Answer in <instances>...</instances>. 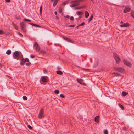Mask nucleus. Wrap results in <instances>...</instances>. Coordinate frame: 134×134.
<instances>
[{
	"instance_id": "6e6552de",
	"label": "nucleus",
	"mask_w": 134,
	"mask_h": 134,
	"mask_svg": "<svg viewBox=\"0 0 134 134\" xmlns=\"http://www.w3.org/2000/svg\"><path fill=\"white\" fill-rule=\"evenodd\" d=\"M123 24L120 25V26L121 27H128L130 25L128 23H123Z\"/></svg>"
},
{
	"instance_id": "09e8293b",
	"label": "nucleus",
	"mask_w": 134,
	"mask_h": 134,
	"mask_svg": "<svg viewBox=\"0 0 134 134\" xmlns=\"http://www.w3.org/2000/svg\"><path fill=\"white\" fill-rule=\"evenodd\" d=\"M30 57L31 58H34L35 57V56L32 55H31Z\"/></svg>"
},
{
	"instance_id": "423d86ee",
	"label": "nucleus",
	"mask_w": 134,
	"mask_h": 134,
	"mask_svg": "<svg viewBox=\"0 0 134 134\" xmlns=\"http://www.w3.org/2000/svg\"><path fill=\"white\" fill-rule=\"evenodd\" d=\"M124 64L127 66L131 67L132 66V64L130 62L124 59L123 60Z\"/></svg>"
},
{
	"instance_id": "052dcab7",
	"label": "nucleus",
	"mask_w": 134,
	"mask_h": 134,
	"mask_svg": "<svg viewBox=\"0 0 134 134\" xmlns=\"http://www.w3.org/2000/svg\"><path fill=\"white\" fill-rule=\"evenodd\" d=\"M83 8H85V6H83Z\"/></svg>"
},
{
	"instance_id": "b1692460",
	"label": "nucleus",
	"mask_w": 134,
	"mask_h": 134,
	"mask_svg": "<svg viewBox=\"0 0 134 134\" xmlns=\"http://www.w3.org/2000/svg\"><path fill=\"white\" fill-rule=\"evenodd\" d=\"M118 105L123 110L124 109V107L122 105L119 103L118 104Z\"/></svg>"
},
{
	"instance_id": "9d476101",
	"label": "nucleus",
	"mask_w": 134,
	"mask_h": 134,
	"mask_svg": "<svg viewBox=\"0 0 134 134\" xmlns=\"http://www.w3.org/2000/svg\"><path fill=\"white\" fill-rule=\"evenodd\" d=\"M131 10V8L129 7H125V9L124 10V13H126L130 11Z\"/></svg>"
},
{
	"instance_id": "e2e57ef3",
	"label": "nucleus",
	"mask_w": 134,
	"mask_h": 134,
	"mask_svg": "<svg viewBox=\"0 0 134 134\" xmlns=\"http://www.w3.org/2000/svg\"><path fill=\"white\" fill-rule=\"evenodd\" d=\"M91 1H92V2H93V0H91Z\"/></svg>"
},
{
	"instance_id": "c756f323",
	"label": "nucleus",
	"mask_w": 134,
	"mask_h": 134,
	"mask_svg": "<svg viewBox=\"0 0 134 134\" xmlns=\"http://www.w3.org/2000/svg\"><path fill=\"white\" fill-rule=\"evenodd\" d=\"M62 7H59V11L60 13H62Z\"/></svg>"
},
{
	"instance_id": "a18cd8bd",
	"label": "nucleus",
	"mask_w": 134,
	"mask_h": 134,
	"mask_svg": "<svg viewBox=\"0 0 134 134\" xmlns=\"http://www.w3.org/2000/svg\"><path fill=\"white\" fill-rule=\"evenodd\" d=\"M75 25H70L69 26L71 27H74L75 26Z\"/></svg>"
},
{
	"instance_id": "2f4dec72",
	"label": "nucleus",
	"mask_w": 134,
	"mask_h": 134,
	"mask_svg": "<svg viewBox=\"0 0 134 134\" xmlns=\"http://www.w3.org/2000/svg\"><path fill=\"white\" fill-rule=\"evenodd\" d=\"M69 2V1H66L65 2H63V3L64 5H65L66 4H67Z\"/></svg>"
},
{
	"instance_id": "c85d7f7f",
	"label": "nucleus",
	"mask_w": 134,
	"mask_h": 134,
	"mask_svg": "<svg viewBox=\"0 0 134 134\" xmlns=\"http://www.w3.org/2000/svg\"><path fill=\"white\" fill-rule=\"evenodd\" d=\"M42 5H41L40 7V14H42Z\"/></svg>"
},
{
	"instance_id": "72a5a7b5",
	"label": "nucleus",
	"mask_w": 134,
	"mask_h": 134,
	"mask_svg": "<svg viewBox=\"0 0 134 134\" xmlns=\"http://www.w3.org/2000/svg\"><path fill=\"white\" fill-rule=\"evenodd\" d=\"M28 127L30 130H31L32 129V127L30 125H27Z\"/></svg>"
},
{
	"instance_id": "774afa93",
	"label": "nucleus",
	"mask_w": 134,
	"mask_h": 134,
	"mask_svg": "<svg viewBox=\"0 0 134 134\" xmlns=\"http://www.w3.org/2000/svg\"><path fill=\"white\" fill-rule=\"evenodd\" d=\"M94 134H95V133H94Z\"/></svg>"
},
{
	"instance_id": "de8ad7c7",
	"label": "nucleus",
	"mask_w": 134,
	"mask_h": 134,
	"mask_svg": "<svg viewBox=\"0 0 134 134\" xmlns=\"http://www.w3.org/2000/svg\"><path fill=\"white\" fill-rule=\"evenodd\" d=\"M15 18L17 19H19L20 18V17L19 16L16 17H15Z\"/></svg>"
},
{
	"instance_id": "864d4df0",
	"label": "nucleus",
	"mask_w": 134,
	"mask_h": 134,
	"mask_svg": "<svg viewBox=\"0 0 134 134\" xmlns=\"http://www.w3.org/2000/svg\"><path fill=\"white\" fill-rule=\"evenodd\" d=\"M56 19H59V17L58 16H56Z\"/></svg>"
},
{
	"instance_id": "5701e85b",
	"label": "nucleus",
	"mask_w": 134,
	"mask_h": 134,
	"mask_svg": "<svg viewBox=\"0 0 134 134\" xmlns=\"http://www.w3.org/2000/svg\"><path fill=\"white\" fill-rule=\"evenodd\" d=\"M98 65V60H97L96 61L94 65L96 67Z\"/></svg>"
},
{
	"instance_id": "7ed1b4c3",
	"label": "nucleus",
	"mask_w": 134,
	"mask_h": 134,
	"mask_svg": "<svg viewBox=\"0 0 134 134\" xmlns=\"http://www.w3.org/2000/svg\"><path fill=\"white\" fill-rule=\"evenodd\" d=\"M113 56L117 63H119L120 61V59L119 56L116 53L113 54Z\"/></svg>"
},
{
	"instance_id": "1a4fd4ad",
	"label": "nucleus",
	"mask_w": 134,
	"mask_h": 134,
	"mask_svg": "<svg viewBox=\"0 0 134 134\" xmlns=\"http://www.w3.org/2000/svg\"><path fill=\"white\" fill-rule=\"evenodd\" d=\"M19 52L17 51H15L14 53V54L13 56L15 59H16V57L19 56Z\"/></svg>"
},
{
	"instance_id": "79ce46f5",
	"label": "nucleus",
	"mask_w": 134,
	"mask_h": 134,
	"mask_svg": "<svg viewBox=\"0 0 134 134\" xmlns=\"http://www.w3.org/2000/svg\"><path fill=\"white\" fill-rule=\"evenodd\" d=\"M82 69L83 70H86L87 71H89V70H91L90 69H85V68H82Z\"/></svg>"
},
{
	"instance_id": "f3484780",
	"label": "nucleus",
	"mask_w": 134,
	"mask_h": 134,
	"mask_svg": "<svg viewBox=\"0 0 134 134\" xmlns=\"http://www.w3.org/2000/svg\"><path fill=\"white\" fill-rule=\"evenodd\" d=\"M39 53L41 55H44L46 53V52L43 50H41L39 52Z\"/></svg>"
},
{
	"instance_id": "bf43d9fd",
	"label": "nucleus",
	"mask_w": 134,
	"mask_h": 134,
	"mask_svg": "<svg viewBox=\"0 0 134 134\" xmlns=\"http://www.w3.org/2000/svg\"><path fill=\"white\" fill-rule=\"evenodd\" d=\"M77 81L79 83H81V82H80L78 80H77Z\"/></svg>"
},
{
	"instance_id": "69168bd1",
	"label": "nucleus",
	"mask_w": 134,
	"mask_h": 134,
	"mask_svg": "<svg viewBox=\"0 0 134 134\" xmlns=\"http://www.w3.org/2000/svg\"><path fill=\"white\" fill-rule=\"evenodd\" d=\"M80 80H82V79H81Z\"/></svg>"
},
{
	"instance_id": "39448f33",
	"label": "nucleus",
	"mask_w": 134,
	"mask_h": 134,
	"mask_svg": "<svg viewBox=\"0 0 134 134\" xmlns=\"http://www.w3.org/2000/svg\"><path fill=\"white\" fill-rule=\"evenodd\" d=\"M114 70L121 72H125L124 69L122 68L116 67L114 68Z\"/></svg>"
},
{
	"instance_id": "9b49d317",
	"label": "nucleus",
	"mask_w": 134,
	"mask_h": 134,
	"mask_svg": "<svg viewBox=\"0 0 134 134\" xmlns=\"http://www.w3.org/2000/svg\"><path fill=\"white\" fill-rule=\"evenodd\" d=\"M99 115H98L95 117L94 118V121L98 123L99 122Z\"/></svg>"
},
{
	"instance_id": "3c124183",
	"label": "nucleus",
	"mask_w": 134,
	"mask_h": 134,
	"mask_svg": "<svg viewBox=\"0 0 134 134\" xmlns=\"http://www.w3.org/2000/svg\"><path fill=\"white\" fill-rule=\"evenodd\" d=\"M122 129L124 130H126V128L125 127H123Z\"/></svg>"
},
{
	"instance_id": "8fccbe9b",
	"label": "nucleus",
	"mask_w": 134,
	"mask_h": 134,
	"mask_svg": "<svg viewBox=\"0 0 134 134\" xmlns=\"http://www.w3.org/2000/svg\"><path fill=\"white\" fill-rule=\"evenodd\" d=\"M24 63L23 62H20V64L21 65H24Z\"/></svg>"
},
{
	"instance_id": "a211bd4d",
	"label": "nucleus",
	"mask_w": 134,
	"mask_h": 134,
	"mask_svg": "<svg viewBox=\"0 0 134 134\" xmlns=\"http://www.w3.org/2000/svg\"><path fill=\"white\" fill-rule=\"evenodd\" d=\"M85 17L86 18H87L89 16V13L87 11H86L85 12Z\"/></svg>"
},
{
	"instance_id": "f8f14e48",
	"label": "nucleus",
	"mask_w": 134,
	"mask_h": 134,
	"mask_svg": "<svg viewBox=\"0 0 134 134\" xmlns=\"http://www.w3.org/2000/svg\"><path fill=\"white\" fill-rule=\"evenodd\" d=\"M59 0H51L52 2H53L54 1L53 5L54 7H55L56 5Z\"/></svg>"
},
{
	"instance_id": "603ef678",
	"label": "nucleus",
	"mask_w": 134,
	"mask_h": 134,
	"mask_svg": "<svg viewBox=\"0 0 134 134\" xmlns=\"http://www.w3.org/2000/svg\"><path fill=\"white\" fill-rule=\"evenodd\" d=\"M54 14L55 15H57V11H55L54 12Z\"/></svg>"
},
{
	"instance_id": "ddd939ff",
	"label": "nucleus",
	"mask_w": 134,
	"mask_h": 134,
	"mask_svg": "<svg viewBox=\"0 0 134 134\" xmlns=\"http://www.w3.org/2000/svg\"><path fill=\"white\" fill-rule=\"evenodd\" d=\"M21 61L23 62L24 63L26 62H29V60L27 58H25V59L22 58L21 60Z\"/></svg>"
},
{
	"instance_id": "6ab92c4d",
	"label": "nucleus",
	"mask_w": 134,
	"mask_h": 134,
	"mask_svg": "<svg viewBox=\"0 0 134 134\" xmlns=\"http://www.w3.org/2000/svg\"><path fill=\"white\" fill-rule=\"evenodd\" d=\"M12 24H13V26L15 27V28L17 30L18 29V26L16 25L14 23L12 22Z\"/></svg>"
},
{
	"instance_id": "37998d69",
	"label": "nucleus",
	"mask_w": 134,
	"mask_h": 134,
	"mask_svg": "<svg viewBox=\"0 0 134 134\" xmlns=\"http://www.w3.org/2000/svg\"><path fill=\"white\" fill-rule=\"evenodd\" d=\"M70 18L71 20H73L74 19V17L72 16H71Z\"/></svg>"
},
{
	"instance_id": "dca6fc26",
	"label": "nucleus",
	"mask_w": 134,
	"mask_h": 134,
	"mask_svg": "<svg viewBox=\"0 0 134 134\" xmlns=\"http://www.w3.org/2000/svg\"><path fill=\"white\" fill-rule=\"evenodd\" d=\"M29 24L33 26H35L36 27H41V26L39 25H38L36 24H34V23H29Z\"/></svg>"
},
{
	"instance_id": "49530a36",
	"label": "nucleus",
	"mask_w": 134,
	"mask_h": 134,
	"mask_svg": "<svg viewBox=\"0 0 134 134\" xmlns=\"http://www.w3.org/2000/svg\"><path fill=\"white\" fill-rule=\"evenodd\" d=\"M5 1L7 2H10V0H5Z\"/></svg>"
},
{
	"instance_id": "0e129e2a",
	"label": "nucleus",
	"mask_w": 134,
	"mask_h": 134,
	"mask_svg": "<svg viewBox=\"0 0 134 134\" xmlns=\"http://www.w3.org/2000/svg\"><path fill=\"white\" fill-rule=\"evenodd\" d=\"M81 16H79V18H81Z\"/></svg>"
},
{
	"instance_id": "393cba45",
	"label": "nucleus",
	"mask_w": 134,
	"mask_h": 134,
	"mask_svg": "<svg viewBox=\"0 0 134 134\" xmlns=\"http://www.w3.org/2000/svg\"><path fill=\"white\" fill-rule=\"evenodd\" d=\"M11 53V51L10 50H8L6 53L7 54H8V55H9Z\"/></svg>"
},
{
	"instance_id": "cd10ccee",
	"label": "nucleus",
	"mask_w": 134,
	"mask_h": 134,
	"mask_svg": "<svg viewBox=\"0 0 134 134\" xmlns=\"http://www.w3.org/2000/svg\"><path fill=\"white\" fill-rule=\"evenodd\" d=\"M83 8V7H76L75 8V9H80L82 8Z\"/></svg>"
},
{
	"instance_id": "0eeeda50",
	"label": "nucleus",
	"mask_w": 134,
	"mask_h": 134,
	"mask_svg": "<svg viewBox=\"0 0 134 134\" xmlns=\"http://www.w3.org/2000/svg\"><path fill=\"white\" fill-rule=\"evenodd\" d=\"M34 47H35V50L37 51H38L40 50V47L38 45L37 42H36L35 43Z\"/></svg>"
},
{
	"instance_id": "7c9ffc66",
	"label": "nucleus",
	"mask_w": 134,
	"mask_h": 134,
	"mask_svg": "<svg viewBox=\"0 0 134 134\" xmlns=\"http://www.w3.org/2000/svg\"><path fill=\"white\" fill-rule=\"evenodd\" d=\"M24 21H27L28 22H31V20H28L26 18H24Z\"/></svg>"
},
{
	"instance_id": "f257e3e1",
	"label": "nucleus",
	"mask_w": 134,
	"mask_h": 134,
	"mask_svg": "<svg viewBox=\"0 0 134 134\" xmlns=\"http://www.w3.org/2000/svg\"><path fill=\"white\" fill-rule=\"evenodd\" d=\"M83 1V0H76L72 1L70 2V3H73L70 5V6L71 7H74L78 6L79 4V2Z\"/></svg>"
},
{
	"instance_id": "20e7f679",
	"label": "nucleus",
	"mask_w": 134,
	"mask_h": 134,
	"mask_svg": "<svg viewBox=\"0 0 134 134\" xmlns=\"http://www.w3.org/2000/svg\"><path fill=\"white\" fill-rule=\"evenodd\" d=\"M20 24L22 30L25 32L26 31V29L25 28L26 24L24 22H21Z\"/></svg>"
},
{
	"instance_id": "338daca9",
	"label": "nucleus",
	"mask_w": 134,
	"mask_h": 134,
	"mask_svg": "<svg viewBox=\"0 0 134 134\" xmlns=\"http://www.w3.org/2000/svg\"><path fill=\"white\" fill-rule=\"evenodd\" d=\"M91 62H92V60L91 61Z\"/></svg>"
},
{
	"instance_id": "f03ea898",
	"label": "nucleus",
	"mask_w": 134,
	"mask_h": 134,
	"mask_svg": "<svg viewBox=\"0 0 134 134\" xmlns=\"http://www.w3.org/2000/svg\"><path fill=\"white\" fill-rule=\"evenodd\" d=\"M43 109L42 108L40 110L38 115V117L39 119H42L44 117Z\"/></svg>"
},
{
	"instance_id": "aec40b11",
	"label": "nucleus",
	"mask_w": 134,
	"mask_h": 134,
	"mask_svg": "<svg viewBox=\"0 0 134 134\" xmlns=\"http://www.w3.org/2000/svg\"><path fill=\"white\" fill-rule=\"evenodd\" d=\"M56 72L57 74L59 75H62L63 74L62 72L60 70L57 71Z\"/></svg>"
},
{
	"instance_id": "58836bf2",
	"label": "nucleus",
	"mask_w": 134,
	"mask_h": 134,
	"mask_svg": "<svg viewBox=\"0 0 134 134\" xmlns=\"http://www.w3.org/2000/svg\"><path fill=\"white\" fill-rule=\"evenodd\" d=\"M131 15H134V11H131Z\"/></svg>"
},
{
	"instance_id": "4468645a",
	"label": "nucleus",
	"mask_w": 134,
	"mask_h": 134,
	"mask_svg": "<svg viewBox=\"0 0 134 134\" xmlns=\"http://www.w3.org/2000/svg\"><path fill=\"white\" fill-rule=\"evenodd\" d=\"M62 37L64 40L69 42H71L72 41L71 39L66 37L63 36Z\"/></svg>"
},
{
	"instance_id": "c03bdc74",
	"label": "nucleus",
	"mask_w": 134,
	"mask_h": 134,
	"mask_svg": "<svg viewBox=\"0 0 134 134\" xmlns=\"http://www.w3.org/2000/svg\"><path fill=\"white\" fill-rule=\"evenodd\" d=\"M57 69L58 70H60L61 69V68L59 66H58L57 67Z\"/></svg>"
},
{
	"instance_id": "ea45409f",
	"label": "nucleus",
	"mask_w": 134,
	"mask_h": 134,
	"mask_svg": "<svg viewBox=\"0 0 134 134\" xmlns=\"http://www.w3.org/2000/svg\"><path fill=\"white\" fill-rule=\"evenodd\" d=\"M85 23L84 22L82 23L81 24H80V26H83L85 25Z\"/></svg>"
},
{
	"instance_id": "412c9836",
	"label": "nucleus",
	"mask_w": 134,
	"mask_h": 134,
	"mask_svg": "<svg viewBox=\"0 0 134 134\" xmlns=\"http://www.w3.org/2000/svg\"><path fill=\"white\" fill-rule=\"evenodd\" d=\"M83 12L81 11H77L76 12V14L78 15H80L82 14Z\"/></svg>"
},
{
	"instance_id": "5fc2aeb1",
	"label": "nucleus",
	"mask_w": 134,
	"mask_h": 134,
	"mask_svg": "<svg viewBox=\"0 0 134 134\" xmlns=\"http://www.w3.org/2000/svg\"><path fill=\"white\" fill-rule=\"evenodd\" d=\"M80 26V25L78 26H76V28H77V29H78L79 27V26Z\"/></svg>"
},
{
	"instance_id": "c9c22d12",
	"label": "nucleus",
	"mask_w": 134,
	"mask_h": 134,
	"mask_svg": "<svg viewBox=\"0 0 134 134\" xmlns=\"http://www.w3.org/2000/svg\"><path fill=\"white\" fill-rule=\"evenodd\" d=\"M104 133L105 134H107L108 133V131L107 130H105L104 131Z\"/></svg>"
},
{
	"instance_id": "a19ab883",
	"label": "nucleus",
	"mask_w": 134,
	"mask_h": 134,
	"mask_svg": "<svg viewBox=\"0 0 134 134\" xmlns=\"http://www.w3.org/2000/svg\"><path fill=\"white\" fill-rule=\"evenodd\" d=\"M60 96L62 98H64V96L63 95V94H60Z\"/></svg>"
},
{
	"instance_id": "6e6d98bb",
	"label": "nucleus",
	"mask_w": 134,
	"mask_h": 134,
	"mask_svg": "<svg viewBox=\"0 0 134 134\" xmlns=\"http://www.w3.org/2000/svg\"><path fill=\"white\" fill-rule=\"evenodd\" d=\"M131 16L134 19V15H131Z\"/></svg>"
},
{
	"instance_id": "2eb2a0df",
	"label": "nucleus",
	"mask_w": 134,
	"mask_h": 134,
	"mask_svg": "<svg viewBox=\"0 0 134 134\" xmlns=\"http://www.w3.org/2000/svg\"><path fill=\"white\" fill-rule=\"evenodd\" d=\"M41 79H42V81L43 82H46L47 81V79L44 76H42L41 77Z\"/></svg>"
},
{
	"instance_id": "680f3d73",
	"label": "nucleus",
	"mask_w": 134,
	"mask_h": 134,
	"mask_svg": "<svg viewBox=\"0 0 134 134\" xmlns=\"http://www.w3.org/2000/svg\"><path fill=\"white\" fill-rule=\"evenodd\" d=\"M8 77H9V78H10H10H11V77H10L9 76H8Z\"/></svg>"
},
{
	"instance_id": "4c0bfd02",
	"label": "nucleus",
	"mask_w": 134,
	"mask_h": 134,
	"mask_svg": "<svg viewBox=\"0 0 134 134\" xmlns=\"http://www.w3.org/2000/svg\"><path fill=\"white\" fill-rule=\"evenodd\" d=\"M31 64V63L30 62H28L26 63V65L27 66H28L30 65Z\"/></svg>"
},
{
	"instance_id": "4be33fe9",
	"label": "nucleus",
	"mask_w": 134,
	"mask_h": 134,
	"mask_svg": "<svg viewBox=\"0 0 134 134\" xmlns=\"http://www.w3.org/2000/svg\"><path fill=\"white\" fill-rule=\"evenodd\" d=\"M93 18V15H92L91 16L89 17V18L88 19V22H89L90 21H91L92 20Z\"/></svg>"
},
{
	"instance_id": "f704fd0d",
	"label": "nucleus",
	"mask_w": 134,
	"mask_h": 134,
	"mask_svg": "<svg viewBox=\"0 0 134 134\" xmlns=\"http://www.w3.org/2000/svg\"><path fill=\"white\" fill-rule=\"evenodd\" d=\"M4 33L3 32V31L2 30H0V34L1 35H2V34H4Z\"/></svg>"
},
{
	"instance_id": "473e14b6",
	"label": "nucleus",
	"mask_w": 134,
	"mask_h": 134,
	"mask_svg": "<svg viewBox=\"0 0 134 134\" xmlns=\"http://www.w3.org/2000/svg\"><path fill=\"white\" fill-rule=\"evenodd\" d=\"M59 91L58 90H55L54 91V92L56 94H58L59 93Z\"/></svg>"
},
{
	"instance_id": "4d7b16f0",
	"label": "nucleus",
	"mask_w": 134,
	"mask_h": 134,
	"mask_svg": "<svg viewBox=\"0 0 134 134\" xmlns=\"http://www.w3.org/2000/svg\"><path fill=\"white\" fill-rule=\"evenodd\" d=\"M69 15H67V16H66V18H69Z\"/></svg>"
},
{
	"instance_id": "a878e982",
	"label": "nucleus",
	"mask_w": 134,
	"mask_h": 134,
	"mask_svg": "<svg viewBox=\"0 0 134 134\" xmlns=\"http://www.w3.org/2000/svg\"><path fill=\"white\" fill-rule=\"evenodd\" d=\"M127 94L128 93H127L126 92H124V91H123L122 93V94L123 96H125V95Z\"/></svg>"
},
{
	"instance_id": "e433bc0d",
	"label": "nucleus",
	"mask_w": 134,
	"mask_h": 134,
	"mask_svg": "<svg viewBox=\"0 0 134 134\" xmlns=\"http://www.w3.org/2000/svg\"><path fill=\"white\" fill-rule=\"evenodd\" d=\"M18 34L20 36L22 37L23 35L20 32H18Z\"/></svg>"
},
{
	"instance_id": "13d9d810",
	"label": "nucleus",
	"mask_w": 134,
	"mask_h": 134,
	"mask_svg": "<svg viewBox=\"0 0 134 134\" xmlns=\"http://www.w3.org/2000/svg\"><path fill=\"white\" fill-rule=\"evenodd\" d=\"M120 23H123V22L122 21H121Z\"/></svg>"
},
{
	"instance_id": "bb28decb",
	"label": "nucleus",
	"mask_w": 134,
	"mask_h": 134,
	"mask_svg": "<svg viewBox=\"0 0 134 134\" xmlns=\"http://www.w3.org/2000/svg\"><path fill=\"white\" fill-rule=\"evenodd\" d=\"M23 98L24 100H26L27 99V98L25 96H24L23 97Z\"/></svg>"
}]
</instances>
